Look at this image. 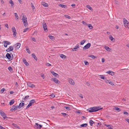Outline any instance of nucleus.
Segmentation results:
<instances>
[{
  "mask_svg": "<svg viewBox=\"0 0 129 129\" xmlns=\"http://www.w3.org/2000/svg\"><path fill=\"white\" fill-rule=\"evenodd\" d=\"M103 108H100L99 106L89 108L88 110L90 112H96L102 109Z\"/></svg>",
  "mask_w": 129,
  "mask_h": 129,
  "instance_id": "obj_1",
  "label": "nucleus"
},
{
  "mask_svg": "<svg viewBox=\"0 0 129 129\" xmlns=\"http://www.w3.org/2000/svg\"><path fill=\"white\" fill-rule=\"evenodd\" d=\"M22 20L24 25L25 27H26L28 24L27 21V18L25 16L23 15Z\"/></svg>",
  "mask_w": 129,
  "mask_h": 129,
  "instance_id": "obj_2",
  "label": "nucleus"
},
{
  "mask_svg": "<svg viewBox=\"0 0 129 129\" xmlns=\"http://www.w3.org/2000/svg\"><path fill=\"white\" fill-rule=\"evenodd\" d=\"M12 31L13 33V35L14 37L16 36L17 34V32L15 27L14 26H13L12 28Z\"/></svg>",
  "mask_w": 129,
  "mask_h": 129,
  "instance_id": "obj_3",
  "label": "nucleus"
},
{
  "mask_svg": "<svg viewBox=\"0 0 129 129\" xmlns=\"http://www.w3.org/2000/svg\"><path fill=\"white\" fill-rule=\"evenodd\" d=\"M0 113L1 115L4 119H5L7 117L6 114L1 110H0Z\"/></svg>",
  "mask_w": 129,
  "mask_h": 129,
  "instance_id": "obj_4",
  "label": "nucleus"
},
{
  "mask_svg": "<svg viewBox=\"0 0 129 129\" xmlns=\"http://www.w3.org/2000/svg\"><path fill=\"white\" fill-rule=\"evenodd\" d=\"M91 46L90 43H88L85 46H84L83 48V49L84 50L86 49H87L89 48Z\"/></svg>",
  "mask_w": 129,
  "mask_h": 129,
  "instance_id": "obj_5",
  "label": "nucleus"
},
{
  "mask_svg": "<svg viewBox=\"0 0 129 129\" xmlns=\"http://www.w3.org/2000/svg\"><path fill=\"white\" fill-rule=\"evenodd\" d=\"M68 80L70 84L73 85L75 84V82L74 80L72 79L69 78Z\"/></svg>",
  "mask_w": 129,
  "mask_h": 129,
  "instance_id": "obj_6",
  "label": "nucleus"
},
{
  "mask_svg": "<svg viewBox=\"0 0 129 129\" xmlns=\"http://www.w3.org/2000/svg\"><path fill=\"white\" fill-rule=\"evenodd\" d=\"M55 83L57 84H58L60 83V81L56 78H52L51 79Z\"/></svg>",
  "mask_w": 129,
  "mask_h": 129,
  "instance_id": "obj_7",
  "label": "nucleus"
},
{
  "mask_svg": "<svg viewBox=\"0 0 129 129\" xmlns=\"http://www.w3.org/2000/svg\"><path fill=\"white\" fill-rule=\"evenodd\" d=\"M18 108V106H15V105H14L12 106V108L10 109V111H12L13 110H17Z\"/></svg>",
  "mask_w": 129,
  "mask_h": 129,
  "instance_id": "obj_8",
  "label": "nucleus"
},
{
  "mask_svg": "<svg viewBox=\"0 0 129 129\" xmlns=\"http://www.w3.org/2000/svg\"><path fill=\"white\" fill-rule=\"evenodd\" d=\"M27 85L28 86L31 88L34 87H35V86L34 84H31V83L29 82H27Z\"/></svg>",
  "mask_w": 129,
  "mask_h": 129,
  "instance_id": "obj_9",
  "label": "nucleus"
},
{
  "mask_svg": "<svg viewBox=\"0 0 129 129\" xmlns=\"http://www.w3.org/2000/svg\"><path fill=\"white\" fill-rule=\"evenodd\" d=\"M43 25L44 30L45 31H47V27L46 23H44V24H43Z\"/></svg>",
  "mask_w": 129,
  "mask_h": 129,
  "instance_id": "obj_10",
  "label": "nucleus"
},
{
  "mask_svg": "<svg viewBox=\"0 0 129 129\" xmlns=\"http://www.w3.org/2000/svg\"><path fill=\"white\" fill-rule=\"evenodd\" d=\"M35 124L37 126V129H40L42 126V125H39L38 123H36Z\"/></svg>",
  "mask_w": 129,
  "mask_h": 129,
  "instance_id": "obj_11",
  "label": "nucleus"
},
{
  "mask_svg": "<svg viewBox=\"0 0 129 129\" xmlns=\"http://www.w3.org/2000/svg\"><path fill=\"white\" fill-rule=\"evenodd\" d=\"M23 62L26 66H28L29 65V64L27 62L26 59L24 58L23 59Z\"/></svg>",
  "mask_w": 129,
  "mask_h": 129,
  "instance_id": "obj_12",
  "label": "nucleus"
},
{
  "mask_svg": "<svg viewBox=\"0 0 129 129\" xmlns=\"http://www.w3.org/2000/svg\"><path fill=\"white\" fill-rule=\"evenodd\" d=\"M36 101L34 99L30 101L29 102V104L32 106L33 105L35 102Z\"/></svg>",
  "mask_w": 129,
  "mask_h": 129,
  "instance_id": "obj_13",
  "label": "nucleus"
},
{
  "mask_svg": "<svg viewBox=\"0 0 129 129\" xmlns=\"http://www.w3.org/2000/svg\"><path fill=\"white\" fill-rule=\"evenodd\" d=\"M106 73L109 74L111 75L112 76H113L114 75V73L113 72H112L110 71H108Z\"/></svg>",
  "mask_w": 129,
  "mask_h": 129,
  "instance_id": "obj_14",
  "label": "nucleus"
},
{
  "mask_svg": "<svg viewBox=\"0 0 129 129\" xmlns=\"http://www.w3.org/2000/svg\"><path fill=\"white\" fill-rule=\"evenodd\" d=\"M6 57L8 59H10L11 58V55L9 53H7L6 55Z\"/></svg>",
  "mask_w": 129,
  "mask_h": 129,
  "instance_id": "obj_15",
  "label": "nucleus"
},
{
  "mask_svg": "<svg viewBox=\"0 0 129 129\" xmlns=\"http://www.w3.org/2000/svg\"><path fill=\"white\" fill-rule=\"evenodd\" d=\"M109 39L113 42H114L115 40V39L113 37L112 35H110L109 36Z\"/></svg>",
  "mask_w": 129,
  "mask_h": 129,
  "instance_id": "obj_16",
  "label": "nucleus"
},
{
  "mask_svg": "<svg viewBox=\"0 0 129 129\" xmlns=\"http://www.w3.org/2000/svg\"><path fill=\"white\" fill-rule=\"evenodd\" d=\"M51 73L55 77H57L58 76V74L55 73L54 71H52L51 72Z\"/></svg>",
  "mask_w": 129,
  "mask_h": 129,
  "instance_id": "obj_17",
  "label": "nucleus"
},
{
  "mask_svg": "<svg viewBox=\"0 0 129 129\" xmlns=\"http://www.w3.org/2000/svg\"><path fill=\"white\" fill-rule=\"evenodd\" d=\"M79 47V45L78 44H77V45L75 46V48L73 49H72V50L73 51H76V50H75V49H76L78 48Z\"/></svg>",
  "mask_w": 129,
  "mask_h": 129,
  "instance_id": "obj_18",
  "label": "nucleus"
},
{
  "mask_svg": "<svg viewBox=\"0 0 129 129\" xmlns=\"http://www.w3.org/2000/svg\"><path fill=\"white\" fill-rule=\"evenodd\" d=\"M32 57L36 61L37 60V58L36 57L34 53H33L31 54Z\"/></svg>",
  "mask_w": 129,
  "mask_h": 129,
  "instance_id": "obj_19",
  "label": "nucleus"
},
{
  "mask_svg": "<svg viewBox=\"0 0 129 129\" xmlns=\"http://www.w3.org/2000/svg\"><path fill=\"white\" fill-rule=\"evenodd\" d=\"M24 103H20L19 104V106H18V108L20 109L21 108V107L24 106Z\"/></svg>",
  "mask_w": 129,
  "mask_h": 129,
  "instance_id": "obj_20",
  "label": "nucleus"
},
{
  "mask_svg": "<svg viewBox=\"0 0 129 129\" xmlns=\"http://www.w3.org/2000/svg\"><path fill=\"white\" fill-rule=\"evenodd\" d=\"M16 47L17 49H18L20 47L21 44L20 43H17L16 44Z\"/></svg>",
  "mask_w": 129,
  "mask_h": 129,
  "instance_id": "obj_21",
  "label": "nucleus"
},
{
  "mask_svg": "<svg viewBox=\"0 0 129 129\" xmlns=\"http://www.w3.org/2000/svg\"><path fill=\"white\" fill-rule=\"evenodd\" d=\"M42 4L45 7H48V4L45 2L42 3Z\"/></svg>",
  "mask_w": 129,
  "mask_h": 129,
  "instance_id": "obj_22",
  "label": "nucleus"
},
{
  "mask_svg": "<svg viewBox=\"0 0 129 129\" xmlns=\"http://www.w3.org/2000/svg\"><path fill=\"white\" fill-rule=\"evenodd\" d=\"M59 6L62 8H66L67 7V6L66 5H63L61 4H59Z\"/></svg>",
  "mask_w": 129,
  "mask_h": 129,
  "instance_id": "obj_23",
  "label": "nucleus"
},
{
  "mask_svg": "<svg viewBox=\"0 0 129 129\" xmlns=\"http://www.w3.org/2000/svg\"><path fill=\"white\" fill-rule=\"evenodd\" d=\"M15 101L13 99L11 100L9 104L10 105H13V103H14Z\"/></svg>",
  "mask_w": 129,
  "mask_h": 129,
  "instance_id": "obj_24",
  "label": "nucleus"
},
{
  "mask_svg": "<svg viewBox=\"0 0 129 129\" xmlns=\"http://www.w3.org/2000/svg\"><path fill=\"white\" fill-rule=\"evenodd\" d=\"M89 123L90 124V125L91 126H92V124H93L94 123V122L92 120H90L89 121Z\"/></svg>",
  "mask_w": 129,
  "mask_h": 129,
  "instance_id": "obj_25",
  "label": "nucleus"
},
{
  "mask_svg": "<svg viewBox=\"0 0 129 129\" xmlns=\"http://www.w3.org/2000/svg\"><path fill=\"white\" fill-rule=\"evenodd\" d=\"M104 47L105 48L107 51H110L111 49L108 47L107 46H105Z\"/></svg>",
  "mask_w": 129,
  "mask_h": 129,
  "instance_id": "obj_26",
  "label": "nucleus"
},
{
  "mask_svg": "<svg viewBox=\"0 0 129 129\" xmlns=\"http://www.w3.org/2000/svg\"><path fill=\"white\" fill-rule=\"evenodd\" d=\"M9 3L11 4V7H13L14 6V4L12 0H10L9 1Z\"/></svg>",
  "mask_w": 129,
  "mask_h": 129,
  "instance_id": "obj_27",
  "label": "nucleus"
},
{
  "mask_svg": "<svg viewBox=\"0 0 129 129\" xmlns=\"http://www.w3.org/2000/svg\"><path fill=\"white\" fill-rule=\"evenodd\" d=\"M89 57H91L92 59H95L96 58V57L93 55H90L88 56Z\"/></svg>",
  "mask_w": 129,
  "mask_h": 129,
  "instance_id": "obj_28",
  "label": "nucleus"
},
{
  "mask_svg": "<svg viewBox=\"0 0 129 129\" xmlns=\"http://www.w3.org/2000/svg\"><path fill=\"white\" fill-rule=\"evenodd\" d=\"M87 123H84L81 125L80 126L82 127H85L87 126Z\"/></svg>",
  "mask_w": 129,
  "mask_h": 129,
  "instance_id": "obj_29",
  "label": "nucleus"
},
{
  "mask_svg": "<svg viewBox=\"0 0 129 129\" xmlns=\"http://www.w3.org/2000/svg\"><path fill=\"white\" fill-rule=\"evenodd\" d=\"M123 23H124V22L125 23H129V22H128V21L125 18H124L123 19Z\"/></svg>",
  "mask_w": 129,
  "mask_h": 129,
  "instance_id": "obj_30",
  "label": "nucleus"
},
{
  "mask_svg": "<svg viewBox=\"0 0 129 129\" xmlns=\"http://www.w3.org/2000/svg\"><path fill=\"white\" fill-rule=\"evenodd\" d=\"M86 7L87 8L89 9L90 10L92 11L93 10L92 8L89 5H87Z\"/></svg>",
  "mask_w": 129,
  "mask_h": 129,
  "instance_id": "obj_31",
  "label": "nucleus"
},
{
  "mask_svg": "<svg viewBox=\"0 0 129 129\" xmlns=\"http://www.w3.org/2000/svg\"><path fill=\"white\" fill-rule=\"evenodd\" d=\"M62 114L64 117L66 116H68V114L64 113H61Z\"/></svg>",
  "mask_w": 129,
  "mask_h": 129,
  "instance_id": "obj_32",
  "label": "nucleus"
},
{
  "mask_svg": "<svg viewBox=\"0 0 129 129\" xmlns=\"http://www.w3.org/2000/svg\"><path fill=\"white\" fill-rule=\"evenodd\" d=\"M14 14L15 15V16L16 17V20H18V19L19 17L17 13H14Z\"/></svg>",
  "mask_w": 129,
  "mask_h": 129,
  "instance_id": "obj_33",
  "label": "nucleus"
},
{
  "mask_svg": "<svg viewBox=\"0 0 129 129\" xmlns=\"http://www.w3.org/2000/svg\"><path fill=\"white\" fill-rule=\"evenodd\" d=\"M86 41V40H84L81 42H80V44L81 45H83V44Z\"/></svg>",
  "mask_w": 129,
  "mask_h": 129,
  "instance_id": "obj_34",
  "label": "nucleus"
},
{
  "mask_svg": "<svg viewBox=\"0 0 129 129\" xmlns=\"http://www.w3.org/2000/svg\"><path fill=\"white\" fill-rule=\"evenodd\" d=\"M124 26L126 27V28H128V25L129 24V23H125V22L124 23Z\"/></svg>",
  "mask_w": 129,
  "mask_h": 129,
  "instance_id": "obj_35",
  "label": "nucleus"
},
{
  "mask_svg": "<svg viewBox=\"0 0 129 129\" xmlns=\"http://www.w3.org/2000/svg\"><path fill=\"white\" fill-rule=\"evenodd\" d=\"M8 69L10 72H12L13 70V69L12 67L10 66L8 67Z\"/></svg>",
  "mask_w": 129,
  "mask_h": 129,
  "instance_id": "obj_36",
  "label": "nucleus"
},
{
  "mask_svg": "<svg viewBox=\"0 0 129 129\" xmlns=\"http://www.w3.org/2000/svg\"><path fill=\"white\" fill-rule=\"evenodd\" d=\"M9 48L11 51H12L14 49L13 47L12 46H10Z\"/></svg>",
  "mask_w": 129,
  "mask_h": 129,
  "instance_id": "obj_37",
  "label": "nucleus"
},
{
  "mask_svg": "<svg viewBox=\"0 0 129 129\" xmlns=\"http://www.w3.org/2000/svg\"><path fill=\"white\" fill-rule=\"evenodd\" d=\"M88 27L90 29H91L92 28V26L90 24H88Z\"/></svg>",
  "mask_w": 129,
  "mask_h": 129,
  "instance_id": "obj_38",
  "label": "nucleus"
},
{
  "mask_svg": "<svg viewBox=\"0 0 129 129\" xmlns=\"http://www.w3.org/2000/svg\"><path fill=\"white\" fill-rule=\"evenodd\" d=\"M84 62L85 65H87L89 64V63L86 61H84Z\"/></svg>",
  "mask_w": 129,
  "mask_h": 129,
  "instance_id": "obj_39",
  "label": "nucleus"
},
{
  "mask_svg": "<svg viewBox=\"0 0 129 129\" xmlns=\"http://www.w3.org/2000/svg\"><path fill=\"white\" fill-rule=\"evenodd\" d=\"M26 51L29 54L31 52H30V51L29 48H26Z\"/></svg>",
  "mask_w": 129,
  "mask_h": 129,
  "instance_id": "obj_40",
  "label": "nucleus"
},
{
  "mask_svg": "<svg viewBox=\"0 0 129 129\" xmlns=\"http://www.w3.org/2000/svg\"><path fill=\"white\" fill-rule=\"evenodd\" d=\"M3 43H4V46L5 47H7V43H6V42H5V41H4L3 42Z\"/></svg>",
  "mask_w": 129,
  "mask_h": 129,
  "instance_id": "obj_41",
  "label": "nucleus"
},
{
  "mask_svg": "<svg viewBox=\"0 0 129 129\" xmlns=\"http://www.w3.org/2000/svg\"><path fill=\"white\" fill-rule=\"evenodd\" d=\"M100 76L101 77H100L103 80H105L106 78L104 76H103L102 75H100Z\"/></svg>",
  "mask_w": 129,
  "mask_h": 129,
  "instance_id": "obj_42",
  "label": "nucleus"
},
{
  "mask_svg": "<svg viewBox=\"0 0 129 129\" xmlns=\"http://www.w3.org/2000/svg\"><path fill=\"white\" fill-rule=\"evenodd\" d=\"M41 76L42 77L43 79H44L45 78V75H44L43 73H41Z\"/></svg>",
  "mask_w": 129,
  "mask_h": 129,
  "instance_id": "obj_43",
  "label": "nucleus"
},
{
  "mask_svg": "<svg viewBox=\"0 0 129 129\" xmlns=\"http://www.w3.org/2000/svg\"><path fill=\"white\" fill-rule=\"evenodd\" d=\"M49 38L51 40L54 39V36H52L51 35L49 36Z\"/></svg>",
  "mask_w": 129,
  "mask_h": 129,
  "instance_id": "obj_44",
  "label": "nucleus"
},
{
  "mask_svg": "<svg viewBox=\"0 0 129 129\" xmlns=\"http://www.w3.org/2000/svg\"><path fill=\"white\" fill-rule=\"evenodd\" d=\"M115 110L116 111H118L119 112L120 111V108L117 107H115Z\"/></svg>",
  "mask_w": 129,
  "mask_h": 129,
  "instance_id": "obj_45",
  "label": "nucleus"
},
{
  "mask_svg": "<svg viewBox=\"0 0 129 129\" xmlns=\"http://www.w3.org/2000/svg\"><path fill=\"white\" fill-rule=\"evenodd\" d=\"M31 5L32 7V8L33 9H35V7L34 6L33 4L32 3H31Z\"/></svg>",
  "mask_w": 129,
  "mask_h": 129,
  "instance_id": "obj_46",
  "label": "nucleus"
},
{
  "mask_svg": "<svg viewBox=\"0 0 129 129\" xmlns=\"http://www.w3.org/2000/svg\"><path fill=\"white\" fill-rule=\"evenodd\" d=\"M29 29V28H27L25 29H23V32L25 33L26 31H27V30Z\"/></svg>",
  "mask_w": 129,
  "mask_h": 129,
  "instance_id": "obj_47",
  "label": "nucleus"
},
{
  "mask_svg": "<svg viewBox=\"0 0 129 129\" xmlns=\"http://www.w3.org/2000/svg\"><path fill=\"white\" fill-rule=\"evenodd\" d=\"M65 17H66V18H67L68 19H70L71 18V17L70 16L67 15H65Z\"/></svg>",
  "mask_w": 129,
  "mask_h": 129,
  "instance_id": "obj_48",
  "label": "nucleus"
},
{
  "mask_svg": "<svg viewBox=\"0 0 129 129\" xmlns=\"http://www.w3.org/2000/svg\"><path fill=\"white\" fill-rule=\"evenodd\" d=\"M64 107L65 108H66V109L68 110H69L71 109L70 107H68L64 106Z\"/></svg>",
  "mask_w": 129,
  "mask_h": 129,
  "instance_id": "obj_49",
  "label": "nucleus"
},
{
  "mask_svg": "<svg viewBox=\"0 0 129 129\" xmlns=\"http://www.w3.org/2000/svg\"><path fill=\"white\" fill-rule=\"evenodd\" d=\"M5 90V89L4 88H3L1 90V93H3V92Z\"/></svg>",
  "mask_w": 129,
  "mask_h": 129,
  "instance_id": "obj_50",
  "label": "nucleus"
},
{
  "mask_svg": "<svg viewBox=\"0 0 129 129\" xmlns=\"http://www.w3.org/2000/svg\"><path fill=\"white\" fill-rule=\"evenodd\" d=\"M29 96H28V95L25 96L24 97V100H25L27 99H28V98L29 97Z\"/></svg>",
  "mask_w": 129,
  "mask_h": 129,
  "instance_id": "obj_51",
  "label": "nucleus"
},
{
  "mask_svg": "<svg viewBox=\"0 0 129 129\" xmlns=\"http://www.w3.org/2000/svg\"><path fill=\"white\" fill-rule=\"evenodd\" d=\"M5 41V42H6V43H7V45H10L11 44V43H10V42H9L8 41Z\"/></svg>",
  "mask_w": 129,
  "mask_h": 129,
  "instance_id": "obj_52",
  "label": "nucleus"
},
{
  "mask_svg": "<svg viewBox=\"0 0 129 129\" xmlns=\"http://www.w3.org/2000/svg\"><path fill=\"white\" fill-rule=\"evenodd\" d=\"M65 56H66L64 55L63 54H61L60 55V57L62 58H63L64 57H65Z\"/></svg>",
  "mask_w": 129,
  "mask_h": 129,
  "instance_id": "obj_53",
  "label": "nucleus"
},
{
  "mask_svg": "<svg viewBox=\"0 0 129 129\" xmlns=\"http://www.w3.org/2000/svg\"><path fill=\"white\" fill-rule=\"evenodd\" d=\"M31 106V105H30V104L29 103L28 104V105L26 106V109H27L28 108Z\"/></svg>",
  "mask_w": 129,
  "mask_h": 129,
  "instance_id": "obj_54",
  "label": "nucleus"
},
{
  "mask_svg": "<svg viewBox=\"0 0 129 129\" xmlns=\"http://www.w3.org/2000/svg\"><path fill=\"white\" fill-rule=\"evenodd\" d=\"M109 83L110 84V85H111L113 86L114 85V84H113L112 82L110 81L109 82Z\"/></svg>",
  "mask_w": 129,
  "mask_h": 129,
  "instance_id": "obj_55",
  "label": "nucleus"
},
{
  "mask_svg": "<svg viewBox=\"0 0 129 129\" xmlns=\"http://www.w3.org/2000/svg\"><path fill=\"white\" fill-rule=\"evenodd\" d=\"M105 82L107 83H109V82H110V81H109L108 80L105 79Z\"/></svg>",
  "mask_w": 129,
  "mask_h": 129,
  "instance_id": "obj_56",
  "label": "nucleus"
},
{
  "mask_svg": "<svg viewBox=\"0 0 129 129\" xmlns=\"http://www.w3.org/2000/svg\"><path fill=\"white\" fill-rule=\"evenodd\" d=\"M123 114H125L127 115H128V113L126 112H123Z\"/></svg>",
  "mask_w": 129,
  "mask_h": 129,
  "instance_id": "obj_57",
  "label": "nucleus"
},
{
  "mask_svg": "<svg viewBox=\"0 0 129 129\" xmlns=\"http://www.w3.org/2000/svg\"><path fill=\"white\" fill-rule=\"evenodd\" d=\"M32 41H34L35 42L36 41V40L35 39V38H32Z\"/></svg>",
  "mask_w": 129,
  "mask_h": 129,
  "instance_id": "obj_58",
  "label": "nucleus"
},
{
  "mask_svg": "<svg viewBox=\"0 0 129 129\" xmlns=\"http://www.w3.org/2000/svg\"><path fill=\"white\" fill-rule=\"evenodd\" d=\"M46 65L48 66H51V65L49 63H47L46 64Z\"/></svg>",
  "mask_w": 129,
  "mask_h": 129,
  "instance_id": "obj_59",
  "label": "nucleus"
},
{
  "mask_svg": "<svg viewBox=\"0 0 129 129\" xmlns=\"http://www.w3.org/2000/svg\"><path fill=\"white\" fill-rule=\"evenodd\" d=\"M105 126H106L109 127L111 126V125H107V124H105Z\"/></svg>",
  "mask_w": 129,
  "mask_h": 129,
  "instance_id": "obj_60",
  "label": "nucleus"
},
{
  "mask_svg": "<svg viewBox=\"0 0 129 129\" xmlns=\"http://www.w3.org/2000/svg\"><path fill=\"white\" fill-rule=\"evenodd\" d=\"M105 59L104 58H102V62H104L105 61Z\"/></svg>",
  "mask_w": 129,
  "mask_h": 129,
  "instance_id": "obj_61",
  "label": "nucleus"
},
{
  "mask_svg": "<svg viewBox=\"0 0 129 129\" xmlns=\"http://www.w3.org/2000/svg\"><path fill=\"white\" fill-rule=\"evenodd\" d=\"M6 51L8 52L11 51L10 50L9 48H8L6 50Z\"/></svg>",
  "mask_w": 129,
  "mask_h": 129,
  "instance_id": "obj_62",
  "label": "nucleus"
},
{
  "mask_svg": "<svg viewBox=\"0 0 129 129\" xmlns=\"http://www.w3.org/2000/svg\"><path fill=\"white\" fill-rule=\"evenodd\" d=\"M82 22L83 24L86 25V23L83 21Z\"/></svg>",
  "mask_w": 129,
  "mask_h": 129,
  "instance_id": "obj_63",
  "label": "nucleus"
},
{
  "mask_svg": "<svg viewBox=\"0 0 129 129\" xmlns=\"http://www.w3.org/2000/svg\"><path fill=\"white\" fill-rule=\"evenodd\" d=\"M126 121L129 123V119L128 118H126L125 119Z\"/></svg>",
  "mask_w": 129,
  "mask_h": 129,
  "instance_id": "obj_64",
  "label": "nucleus"
}]
</instances>
